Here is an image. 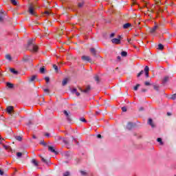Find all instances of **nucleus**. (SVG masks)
Here are the masks:
<instances>
[{
    "instance_id": "f257e3e1",
    "label": "nucleus",
    "mask_w": 176,
    "mask_h": 176,
    "mask_svg": "<svg viewBox=\"0 0 176 176\" xmlns=\"http://www.w3.org/2000/svg\"><path fill=\"white\" fill-rule=\"evenodd\" d=\"M111 42L116 45H119L120 43V36H119V38H113Z\"/></svg>"
},
{
    "instance_id": "f03ea898",
    "label": "nucleus",
    "mask_w": 176,
    "mask_h": 176,
    "mask_svg": "<svg viewBox=\"0 0 176 176\" xmlns=\"http://www.w3.org/2000/svg\"><path fill=\"white\" fill-rule=\"evenodd\" d=\"M90 86L88 85L84 90L82 89V88H79V90L82 93H89V91H90Z\"/></svg>"
},
{
    "instance_id": "7ed1b4c3",
    "label": "nucleus",
    "mask_w": 176,
    "mask_h": 176,
    "mask_svg": "<svg viewBox=\"0 0 176 176\" xmlns=\"http://www.w3.org/2000/svg\"><path fill=\"white\" fill-rule=\"evenodd\" d=\"M48 151H50V152H52V153H54L55 155H57V151H56L54 147L52 146H48Z\"/></svg>"
},
{
    "instance_id": "20e7f679",
    "label": "nucleus",
    "mask_w": 176,
    "mask_h": 176,
    "mask_svg": "<svg viewBox=\"0 0 176 176\" xmlns=\"http://www.w3.org/2000/svg\"><path fill=\"white\" fill-rule=\"evenodd\" d=\"M29 13H30V14H32V16L35 15V12L34 11V8L32 7V6H30L29 7Z\"/></svg>"
},
{
    "instance_id": "39448f33",
    "label": "nucleus",
    "mask_w": 176,
    "mask_h": 176,
    "mask_svg": "<svg viewBox=\"0 0 176 176\" xmlns=\"http://www.w3.org/2000/svg\"><path fill=\"white\" fill-rule=\"evenodd\" d=\"M7 112L9 113V115H12V112H13V107L10 106L7 107Z\"/></svg>"
},
{
    "instance_id": "423d86ee",
    "label": "nucleus",
    "mask_w": 176,
    "mask_h": 176,
    "mask_svg": "<svg viewBox=\"0 0 176 176\" xmlns=\"http://www.w3.org/2000/svg\"><path fill=\"white\" fill-rule=\"evenodd\" d=\"M82 61H90V57L87 56H82L81 57Z\"/></svg>"
},
{
    "instance_id": "0eeeda50",
    "label": "nucleus",
    "mask_w": 176,
    "mask_h": 176,
    "mask_svg": "<svg viewBox=\"0 0 176 176\" xmlns=\"http://www.w3.org/2000/svg\"><path fill=\"white\" fill-rule=\"evenodd\" d=\"M72 93L73 94H76V96H77V97H79V96H80V94H79V92H78V91H76V89H73L72 90Z\"/></svg>"
},
{
    "instance_id": "6e6552de",
    "label": "nucleus",
    "mask_w": 176,
    "mask_h": 176,
    "mask_svg": "<svg viewBox=\"0 0 176 176\" xmlns=\"http://www.w3.org/2000/svg\"><path fill=\"white\" fill-rule=\"evenodd\" d=\"M148 124L151 126V127H155V124H153V121L152 120V118H149L148 121Z\"/></svg>"
},
{
    "instance_id": "1a4fd4ad",
    "label": "nucleus",
    "mask_w": 176,
    "mask_h": 176,
    "mask_svg": "<svg viewBox=\"0 0 176 176\" xmlns=\"http://www.w3.org/2000/svg\"><path fill=\"white\" fill-rule=\"evenodd\" d=\"M157 30V25H155L153 28L150 29L151 34H153Z\"/></svg>"
},
{
    "instance_id": "9d476101",
    "label": "nucleus",
    "mask_w": 176,
    "mask_h": 176,
    "mask_svg": "<svg viewBox=\"0 0 176 176\" xmlns=\"http://www.w3.org/2000/svg\"><path fill=\"white\" fill-rule=\"evenodd\" d=\"M169 79H170V78L168 76H165L162 80L163 85H164L165 83H167V82H168Z\"/></svg>"
},
{
    "instance_id": "9b49d317",
    "label": "nucleus",
    "mask_w": 176,
    "mask_h": 176,
    "mask_svg": "<svg viewBox=\"0 0 176 176\" xmlns=\"http://www.w3.org/2000/svg\"><path fill=\"white\" fill-rule=\"evenodd\" d=\"M131 25V23H125V24H124V25H123V28L124 29V30H127V28H130V26Z\"/></svg>"
},
{
    "instance_id": "f8f14e48",
    "label": "nucleus",
    "mask_w": 176,
    "mask_h": 176,
    "mask_svg": "<svg viewBox=\"0 0 176 176\" xmlns=\"http://www.w3.org/2000/svg\"><path fill=\"white\" fill-rule=\"evenodd\" d=\"M63 113L65 115L67 120H71V118H69V113H68L67 111H64Z\"/></svg>"
},
{
    "instance_id": "ddd939ff",
    "label": "nucleus",
    "mask_w": 176,
    "mask_h": 176,
    "mask_svg": "<svg viewBox=\"0 0 176 176\" xmlns=\"http://www.w3.org/2000/svg\"><path fill=\"white\" fill-rule=\"evenodd\" d=\"M32 52H38V46L32 45Z\"/></svg>"
},
{
    "instance_id": "4468645a",
    "label": "nucleus",
    "mask_w": 176,
    "mask_h": 176,
    "mask_svg": "<svg viewBox=\"0 0 176 176\" xmlns=\"http://www.w3.org/2000/svg\"><path fill=\"white\" fill-rule=\"evenodd\" d=\"M67 83H68V78H65L62 82V85H63V86H65V85H67Z\"/></svg>"
},
{
    "instance_id": "2eb2a0df",
    "label": "nucleus",
    "mask_w": 176,
    "mask_h": 176,
    "mask_svg": "<svg viewBox=\"0 0 176 176\" xmlns=\"http://www.w3.org/2000/svg\"><path fill=\"white\" fill-rule=\"evenodd\" d=\"M6 85H7V87H8V89H13V84L10 82H7Z\"/></svg>"
},
{
    "instance_id": "dca6fc26",
    "label": "nucleus",
    "mask_w": 176,
    "mask_h": 176,
    "mask_svg": "<svg viewBox=\"0 0 176 176\" xmlns=\"http://www.w3.org/2000/svg\"><path fill=\"white\" fill-rule=\"evenodd\" d=\"M32 164H34V166H38V162H36V160H35V159H32Z\"/></svg>"
},
{
    "instance_id": "f3484780",
    "label": "nucleus",
    "mask_w": 176,
    "mask_h": 176,
    "mask_svg": "<svg viewBox=\"0 0 176 176\" xmlns=\"http://www.w3.org/2000/svg\"><path fill=\"white\" fill-rule=\"evenodd\" d=\"M133 127V124L129 122L128 123L126 128L128 129V130H131V128Z\"/></svg>"
},
{
    "instance_id": "a211bd4d",
    "label": "nucleus",
    "mask_w": 176,
    "mask_h": 176,
    "mask_svg": "<svg viewBox=\"0 0 176 176\" xmlns=\"http://www.w3.org/2000/svg\"><path fill=\"white\" fill-rule=\"evenodd\" d=\"M35 79H36V76H32L29 82H34L35 80Z\"/></svg>"
},
{
    "instance_id": "6ab92c4d",
    "label": "nucleus",
    "mask_w": 176,
    "mask_h": 176,
    "mask_svg": "<svg viewBox=\"0 0 176 176\" xmlns=\"http://www.w3.org/2000/svg\"><path fill=\"white\" fill-rule=\"evenodd\" d=\"M10 72L14 74V75H17L18 72L14 69H10Z\"/></svg>"
},
{
    "instance_id": "aec40b11",
    "label": "nucleus",
    "mask_w": 176,
    "mask_h": 176,
    "mask_svg": "<svg viewBox=\"0 0 176 176\" xmlns=\"http://www.w3.org/2000/svg\"><path fill=\"white\" fill-rule=\"evenodd\" d=\"M158 49H159V50H163V49H164V46H163V45H162V44H159Z\"/></svg>"
},
{
    "instance_id": "412c9836",
    "label": "nucleus",
    "mask_w": 176,
    "mask_h": 176,
    "mask_svg": "<svg viewBox=\"0 0 176 176\" xmlns=\"http://www.w3.org/2000/svg\"><path fill=\"white\" fill-rule=\"evenodd\" d=\"M90 52L94 56H96V50L94 48H91Z\"/></svg>"
},
{
    "instance_id": "4be33fe9",
    "label": "nucleus",
    "mask_w": 176,
    "mask_h": 176,
    "mask_svg": "<svg viewBox=\"0 0 176 176\" xmlns=\"http://www.w3.org/2000/svg\"><path fill=\"white\" fill-rule=\"evenodd\" d=\"M121 56H122V57H126V56H127V52H121Z\"/></svg>"
},
{
    "instance_id": "5701e85b",
    "label": "nucleus",
    "mask_w": 176,
    "mask_h": 176,
    "mask_svg": "<svg viewBox=\"0 0 176 176\" xmlns=\"http://www.w3.org/2000/svg\"><path fill=\"white\" fill-rule=\"evenodd\" d=\"M53 68L55 69L56 72H58V67H57V65H54Z\"/></svg>"
},
{
    "instance_id": "b1692460",
    "label": "nucleus",
    "mask_w": 176,
    "mask_h": 176,
    "mask_svg": "<svg viewBox=\"0 0 176 176\" xmlns=\"http://www.w3.org/2000/svg\"><path fill=\"white\" fill-rule=\"evenodd\" d=\"M157 142H160V145H163V142L162 141V138H158L157 139Z\"/></svg>"
},
{
    "instance_id": "393cba45",
    "label": "nucleus",
    "mask_w": 176,
    "mask_h": 176,
    "mask_svg": "<svg viewBox=\"0 0 176 176\" xmlns=\"http://www.w3.org/2000/svg\"><path fill=\"white\" fill-rule=\"evenodd\" d=\"M10 1H11V3H12V5H14V6H16L17 1H16V0H10Z\"/></svg>"
},
{
    "instance_id": "a878e982",
    "label": "nucleus",
    "mask_w": 176,
    "mask_h": 176,
    "mask_svg": "<svg viewBox=\"0 0 176 176\" xmlns=\"http://www.w3.org/2000/svg\"><path fill=\"white\" fill-rule=\"evenodd\" d=\"M15 139H16L17 141H21V140H23V138H21V136H16V137H15Z\"/></svg>"
},
{
    "instance_id": "bb28decb",
    "label": "nucleus",
    "mask_w": 176,
    "mask_h": 176,
    "mask_svg": "<svg viewBox=\"0 0 176 176\" xmlns=\"http://www.w3.org/2000/svg\"><path fill=\"white\" fill-rule=\"evenodd\" d=\"M6 58L7 60H8L9 61H10V60H12V57L10 56V55L8 54L6 56Z\"/></svg>"
},
{
    "instance_id": "cd10ccee",
    "label": "nucleus",
    "mask_w": 176,
    "mask_h": 176,
    "mask_svg": "<svg viewBox=\"0 0 176 176\" xmlns=\"http://www.w3.org/2000/svg\"><path fill=\"white\" fill-rule=\"evenodd\" d=\"M140 87V84L136 85L135 87H134L133 90L137 91L138 90V88Z\"/></svg>"
},
{
    "instance_id": "c85d7f7f",
    "label": "nucleus",
    "mask_w": 176,
    "mask_h": 176,
    "mask_svg": "<svg viewBox=\"0 0 176 176\" xmlns=\"http://www.w3.org/2000/svg\"><path fill=\"white\" fill-rule=\"evenodd\" d=\"M40 72L41 74H45V68L43 67L40 68Z\"/></svg>"
},
{
    "instance_id": "c756f323",
    "label": "nucleus",
    "mask_w": 176,
    "mask_h": 176,
    "mask_svg": "<svg viewBox=\"0 0 176 176\" xmlns=\"http://www.w3.org/2000/svg\"><path fill=\"white\" fill-rule=\"evenodd\" d=\"M144 72H149V67L148 66H146L144 68Z\"/></svg>"
},
{
    "instance_id": "7c9ffc66",
    "label": "nucleus",
    "mask_w": 176,
    "mask_h": 176,
    "mask_svg": "<svg viewBox=\"0 0 176 176\" xmlns=\"http://www.w3.org/2000/svg\"><path fill=\"white\" fill-rule=\"evenodd\" d=\"M94 79H95V80H96V82H100V78H98V76H96L94 77Z\"/></svg>"
},
{
    "instance_id": "2f4dec72",
    "label": "nucleus",
    "mask_w": 176,
    "mask_h": 176,
    "mask_svg": "<svg viewBox=\"0 0 176 176\" xmlns=\"http://www.w3.org/2000/svg\"><path fill=\"white\" fill-rule=\"evenodd\" d=\"M122 112H126L127 108H126V107H122Z\"/></svg>"
},
{
    "instance_id": "473e14b6",
    "label": "nucleus",
    "mask_w": 176,
    "mask_h": 176,
    "mask_svg": "<svg viewBox=\"0 0 176 176\" xmlns=\"http://www.w3.org/2000/svg\"><path fill=\"white\" fill-rule=\"evenodd\" d=\"M83 5H85V3H83V2L79 3H78V7L82 8L83 6Z\"/></svg>"
},
{
    "instance_id": "72a5a7b5",
    "label": "nucleus",
    "mask_w": 176,
    "mask_h": 176,
    "mask_svg": "<svg viewBox=\"0 0 176 176\" xmlns=\"http://www.w3.org/2000/svg\"><path fill=\"white\" fill-rule=\"evenodd\" d=\"M142 74H144V71H143V70H142V71L138 74V78H140V76H142Z\"/></svg>"
},
{
    "instance_id": "f704fd0d",
    "label": "nucleus",
    "mask_w": 176,
    "mask_h": 176,
    "mask_svg": "<svg viewBox=\"0 0 176 176\" xmlns=\"http://www.w3.org/2000/svg\"><path fill=\"white\" fill-rule=\"evenodd\" d=\"M69 175H70V173L68 171H67L65 173H63V176H69Z\"/></svg>"
},
{
    "instance_id": "c9c22d12",
    "label": "nucleus",
    "mask_w": 176,
    "mask_h": 176,
    "mask_svg": "<svg viewBox=\"0 0 176 176\" xmlns=\"http://www.w3.org/2000/svg\"><path fill=\"white\" fill-rule=\"evenodd\" d=\"M22 155H23V154H22L21 153H16L17 157H21Z\"/></svg>"
},
{
    "instance_id": "e433bc0d",
    "label": "nucleus",
    "mask_w": 176,
    "mask_h": 176,
    "mask_svg": "<svg viewBox=\"0 0 176 176\" xmlns=\"http://www.w3.org/2000/svg\"><path fill=\"white\" fill-rule=\"evenodd\" d=\"M32 41H34V40H30V41H28V45H29V46H31V45H32Z\"/></svg>"
},
{
    "instance_id": "4c0bfd02",
    "label": "nucleus",
    "mask_w": 176,
    "mask_h": 176,
    "mask_svg": "<svg viewBox=\"0 0 176 176\" xmlns=\"http://www.w3.org/2000/svg\"><path fill=\"white\" fill-rule=\"evenodd\" d=\"M145 75L146 78L149 77V72H145Z\"/></svg>"
},
{
    "instance_id": "58836bf2",
    "label": "nucleus",
    "mask_w": 176,
    "mask_h": 176,
    "mask_svg": "<svg viewBox=\"0 0 176 176\" xmlns=\"http://www.w3.org/2000/svg\"><path fill=\"white\" fill-rule=\"evenodd\" d=\"M175 98H176V94H173V95L172 96V97H171V99H172V100H175Z\"/></svg>"
},
{
    "instance_id": "ea45409f",
    "label": "nucleus",
    "mask_w": 176,
    "mask_h": 176,
    "mask_svg": "<svg viewBox=\"0 0 176 176\" xmlns=\"http://www.w3.org/2000/svg\"><path fill=\"white\" fill-rule=\"evenodd\" d=\"M144 85H145L146 86H149V85H151V83H150L149 82H148V81H146V82H144Z\"/></svg>"
},
{
    "instance_id": "a19ab883",
    "label": "nucleus",
    "mask_w": 176,
    "mask_h": 176,
    "mask_svg": "<svg viewBox=\"0 0 176 176\" xmlns=\"http://www.w3.org/2000/svg\"><path fill=\"white\" fill-rule=\"evenodd\" d=\"M41 160L43 162V163H47V161H46V160L43 157H41Z\"/></svg>"
},
{
    "instance_id": "79ce46f5",
    "label": "nucleus",
    "mask_w": 176,
    "mask_h": 176,
    "mask_svg": "<svg viewBox=\"0 0 176 176\" xmlns=\"http://www.w3.org/2000/svg\"><path fill=\"white\" fill-rule=\"evenodd\" d=\"M45 79L47 83H48V82L50 80V78H49V77H45Z\"/></svg>"
},
{
    "instance_id": "37998d69",
    "label": "nucleus",
    "mask_w": 176,
    "mask_h": 176,
    "mask_svg": "<svg viewBox=\"0 0 176 176\" xmlns=\"http://www.w3.org/2000/svg\"><path fill=\"white\" fill-rule=\"evenodd\" d=\"M80 174H81L82 175H86V172H85V171H83V170H81V171H80Z\"/></svg>"
},
{
    "instance_id": "c03bdc74",
    "label": "nucleus",
    "mask_w": 176,
    "mask_h": 176,
    "mask_svg": "<svg viewBox=\"0 0 176 176\" xmlns=\"http://www.w3.org/2000/svg\"><path fill=\"white\" fill-rule=\"evenodd\" d=\"M115 36V33H111L110 34V38H113Z\"/></svg>"
},
{
    "instance_id": "a18cd8bd",
    "label": "nucleus",
    "mask_w": 176,
    "mask_h": 176,
    "mask_svg": "<svg viewBox=\"0 0 176 176\" xmlns=\"http://www.w3.org/2000/svg\"><path fill=\"white\" fill-rule=\"evenodd\" d=\"M80 120L81 122H86V119H85V118H80Z\"/></svg>"
},
{
    "instance_id": "49530a36",
    "label": "nucleus",
    "mask_w": 176,
    "mask_h": 176,
    "mask_svg": "<svg viewBox=\"0 0 176 176\" xmlns=\"http://www.w3.org/2000/svg\"><path fill=\"white\" fill-rule=\"evenodd\" d=\"M45 137H47V138L50 137V134L47 133H45Z\"/></svg>"
},
{
    "instance_id": "de8ad7c7",
    "label": "nucleus",
    "mask_w": 176,
    "mask_h": 176,
    "mask_svg": "<svg viewBox=\"0 0 176 176\" xmlns=\"http://www.w3.org/2000/svg\"><path fill=\"white\" fill-rule=\"evenodd\" d=\"M44 91H45V93H49V89H45Z\"/></svg>"
},
{
    "instance_id": "09e8293b",
    "label": "nucleus",
    "mask_w": 176,
    "mask_h": 176,
    "mask_svg": "<svg viewBox=\"0 0 176 176\" xmlns=\"http://www.w3.org/2000/svg\"><path fill=\"white\" fill-rule=\"evenodd\" d=\"M3 141V139L0 136V144H2V142Z\"/></svg>"
},
{
    "instance_id": "8fccbe9b",
    "label": "nucleus",
    "mask_w": 176,
    "mask_h": 176,
    "mask_svg": "<svg viewBox=\"0 0 176 176\" xmlns=\"http://www.w3.org/2000/svg\"><path fill=\"white\" fill-rule=\"evenodd\" d=\"M45 14L49 15V14H50L49 11H45Z\"/></svg>"
},
{
    "instance_id": "3c124183",
    "label": "nucleus",
    "mask_w": 176,
    "mask_h": 176,
    "mask_svg": "<svg viewBox=\"0 0 176 176\" xmlns=\"http://www.w3.org/2000/svg\"><path fill=\"white\" fill-rule=\"evenodd\" d=\"M0 175H3V171H2L1 170H0Z\"/></svg>"
},
{
    "instance_id": "603ef678",
    "label": "nucleus",
    "mask_w": 176,
    "mask_h": 176,
    "mask_svg": "<svg viewBox=\"0 0 176 176\" xmlns=\"http://www.w3.org/2000/svg\"><path fill=\"white\" fill-rule=\"evenodd\" d=\"M142 91L143 93H145V91H146V89H142Z\"/></svg>"
},
{
    "instance_id": "864d4df0",
    "label": "nucleus",
    "mask_w": 176,
    "mask_h": 176,
    "mask_svg": "<svg viewBox=\"0 0 176 176\" xmlns=\"http://www.w3.org/2000/svg\"><path fill=\"white\" fill-rule=\"evenodd\" d=\"M97 138H101V135H100V134L97 135Z\"/></svg>"
},
{
    "instance_id": "5fc2aeb1",
    "label": "nucleus",
    "mask_w": 176,
    "mask_h": 176,
    "mask_svg": "<svg viewBox=\"0 0 176 176\" xmlns=\"http://www.w3.org/2000/svg\"><path fill=\"white\" fill-rule=\"evenodd\" d=\"M2 20H3V19L2 18V16H0V21H2Z\"/></svg>"
},
{
    "instance_id": "6e6d98bb",
    "label": "nucleus",
    "mask_w": 176,
    "mask_h": 176,
    "mask_svg": "<svg viewBox=\"0 0 176 176\" xmlns=\"http://www.w3.org/2000/svg\"><path fill=\"white\" fill-rule=\"evenodd\" d=\"M129 43H131V39H128Z\"/></svg>"
},
{
    "instance_id": "4d7b16f0",
    "label": "nucleus",
    "mask_w": 176,
    "mask_h": 176,
    "mask_svg": "<svg viewBox=\"0 0 176 176\" xmlns=\"http://www.w3.org/2000/svg\"><path fill=\"white\" fill-rule=\"evenodd\" d=\"M168 116H171V113H167Z\"/></svg>"
},
{
    "instance_id": "13d9d810",
    "label": "nucleus",
    "mask_w": 176,
    "mask_h": 176,
    "mask_svg": "<svg viewBox=\"0 0 176 176\" xmlns=\"http://www.w3.org/2000/svg\"><path fill=\"white\" fill-rule=\"evenodd\" d=\"M33 138H34V139L36 138V136L33 135Z\"/></svg>"
},
{
    "instance_id": "bf43d9fd",
    "label": "nucleus",
    "mask_w": 176,
    "mask_h": 176,
    "mask_svg": "<svg viewBox=\"0 0 176 176\" xmlns=\"http://www.w3.org/2000/svg\"><path fill=\"white\" fill-rule=\"evenodd\" d=\"M154 89H155V90H157V87H154Z\"/></svg>"
},
{
    "instance_id": "052dcab7",
    "label": "nucleus",
    "mask_w": 176,
    "mask_h": 176,
    "mask_svg": "<svg viewBox=\"0 0 176 176\" xmlns=\"http://www.w3.org/2000/svg\"><path fill=\"white\" fill-rule=\"evenodd\" d=\"M118 60H120V56H118Z\"/></svg>"
},
{
    "instance_id": "680f3d73",
    "label": "nucleus",
    "mask_w": 176,
    "mask_h": 176,
    "mask_svg": "<svg viewBox=\"0 0 176 176\" xmlns=\"http://www.w3.org/2000/svg\"><path fill=\"white\" fill-rule=\"evenodd\" d=\"M41 144H42L43 145H45V143H43V142H41Z\"/></svg>"
},
{
    "instance_id": "e2e57ef3",
    "label": "nucleus",
    "mask_w": 176,
    "mask_h": 176,
    "mask_svg": "<svg viewBox=\"0 0 176 176\" xmlns=\"http://www.w3.org/2000/svg\"><path fill=\"white\" fill-rule=\"evenodd\" d=\"M4 148H6V146H4Z\"/></svg>"
},
{
    "instance_id": "0e129e2a",
    "label": "nucleus",
    "mask_w": 176,
    "mask_h": 176,
    "mask_svg": "<svg viewBox=\"0 0 176 176\" xmlns=\"http://www.w3.org/2000/svg\"><path fill=\"white\" fill-rule=\"evenodd\" d=\"M174 176H176V175H175Z\"/></svg>"
}]
</instances>
